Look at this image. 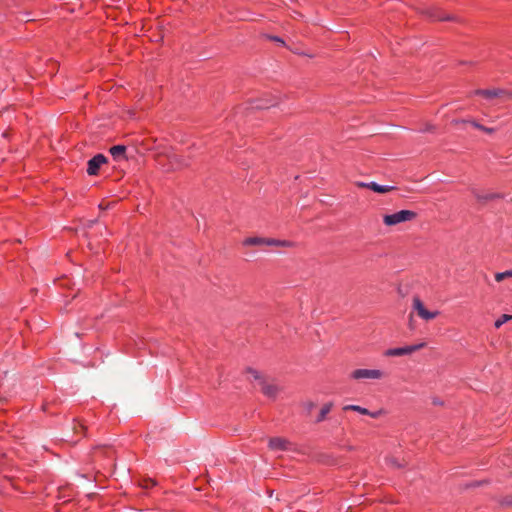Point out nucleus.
<instances>
[{
    "label": "nucleus",
    "instance_id": "obj_1",
    "mask_svg": "<svg viewBox=\"0 0 512 512\" xmlns=\"http://www.w3.org/2000/svg\"><path fill=\"white\" fill-rule=\"evenodd\" d=\"M417 218V213L412 210H400L393 214L383 216V223L386 226H395L400 223L410 222Z\"/></svg>",
    "mask_w": 512,
    "mask_h": 512
},
{
    "label": "nucleus",
    "instance_id": "obj_2",
    "mask_svg": "<svg viewBox=\"0 0 512 512\" xmlns=\"http://www.w3.org/2000/svg\"><path fill=\"white\" fill-rule=\"evenodd\" d=\"M412 311L424 321H431L437 318L440 314V311L438 310H428L418 296H414L412 299Z\"/></svg>",
    "mask_w": 512,
    "mask_h": 512
},
{
    "label": "nucleus",
    "instance_id": "obj_3",
    "mask_svg": "<svg viewBox=\"0 0 512 512\" xmlns=\"http://www.w3.org/2000/svg\"><path fill=\"white\" fill-rule=\"evenodd\" d=\"M384 377L385 373L380 369L359 368L350 374V378L353 380H380Z\"/></svg>",
    "mask_w": 512,
    "mask_h": 512
},
{
    "label": "nucleus",
    "instance_id": "obj_4",
    "mask_svg": "<svg viewBox=\"0 0 512 512\" xmlns=\"http://www.w3.org/2000/svg\"><path fill=\"white\" fill-rule=\"evenodd\" d=\"M473 95L482 96L487 100H492L494 98H505V99H511L512 98V90H504V89H477L473 91Z\"/></svg>",
    "mask_w": 512,
    "mask_h": 512
},
{
    "label": "nucleus",
    "instance_id": "obj_5",
    "mask_svg": "<svg viewBox=\"0 0 512 512\" xmlns=\"http://www.w3.org/2000/svg\"><path fill=\"white\" fill-rule=\"evenodd\" d=\"M425 343H419L414 345H407L404 347L390 348L385 351V355L388 357H399L404 355H410L425 347Z\"/></svg>",
    "mask_w": 512,
    "mask_h": 512
},
{
    "label": "nucleus",
    "instance_id": "obj_6",
    "mask_svg": "<svg viewBox=\"0 0 512 512\" xmlns=\"http://www.w3.org/2000/svg\"><path fill=\"white\" fill-rule=\"evenodd\" d=\"M107 162V158L103 154H97L87 163V173L90 176L97 175L100 167Z\"/></svg>",
    "mask_w": 512,
    "mask_h": 512
},
{
    "label": "nucleus",
    "instance_id": "obj_7",
    "mask_svg": "<svg viewBox=\"0 0 512 512\" xmlns=\"http://www.w3.org/2000/svg\"><path fill=\"white\" fill-rule=\"evenodd\" d=\"M268 446L272 451H287L292 447L291 442L282 437H273L269 439Z\"/></svg>",
    "mask_w": 512,
    "mask_h": 512
},
{
    "label": "nucleus",
    "instance_id": "obj_8",
    "mask_svg": "<svg viewBox=\"0 0 512 512\" xmlns=\"http://www.w3.org/2000/svg\"><path fill=\"white\" fill-rule=\"evenodd\" d=\"M109 152L112 155V157L114 158V160H116V161L126 159V157H125L126 146H124V145L112 146L109 149Z\"/></svg>",
    "mask_w": 512,
    "mask_h": 512
},
{
    "label": "nucleus",
    "instance_id": "obj_9",
    "mask_svg": "<svg viewBox=\"0 0 512 512\" xmlns=\"http://www.w3.org/2000/svg\"><path fill=\"white\" fill-rule=\"evenodd\" d=\"M367 188L376 192V193H380V194H384V193H388L392 190H394V187L393 186H388V185H380L376 182H369L367 184Z\"/></svg>",
    "mask_w": 512,
    "mask_h": 512
},
{
    "label": "nucleus",
    "instance_id": "obj_10",
    "mask_svg": "<svg viewBox=\"0 0 512 512\" xmlns=\"http://www.w3.org/2000/svg\"><path fill=\"white\" fill-rule=\"evenodd\" d=\"M261 391L267 397L274 398L277 395L278 388L274 384L262 382Z\"/></svg>",
    "mask_w": 512,
    "mask_h": 512
},
{
    "label": "nucleus",
    "instance_id": "obj_11",
    "mask_svg": "<svg viewBox=\"0 0 512 512\" xmlns=\"http://www.w3.org/2000/svg\"><path fill=\"white\" fill-rule=\"evenodd\" d=\"M244 246H261L268 245V238L248 237L243 241Z\"/></svg>",
    "mask_w": 512,
    "mask_h": 512
},
{
    "label": "nucleus",
    "instance_id": "obj_12",
    "mask_svg": "<svg viewBox=\"0 0 512 512\" xmlns=\"http://www.w3.org/2000/svg\"><path fill=\"white\" fill-rule=\"evenodd\" d=\"M460 122L466 123V120H461ZM467 123H470L474 128L481 130L488 134H492L496 131L495 128L483 126L475 120H469V121H467Z\"/></svg>",
    "mask_w": 512,
    "mask_h": 512
},
{
    "label": "nucleus",
    "instance_id": "obj_13",
    "mask_svg": "<svg viewBox=\"0 0 512 512\" xmlns=\"http://www.w3.org/2000/svg\"><path fill=\"white\" fill-rule=\"evenodd\" d=\"M268 246L293 247L294 243L288 240L268 238Z\"/></svg>",
    "mask_w": 512,
    "mask_h": 512
},
{
    "label": "nucleus",
    "instance_id": "obj_14",
    "mask_svg": "<svg viewBox=\"0 0 512 512\" xmlns=\"http://www.w3.org/2000/svg\"><path fill=\"white\" fill-rule=\"evenodd\" d=\"M170 160H171L172 168L173 169H178V168H181L183 166H187L188 165V162L187 161H182L180 156L177 155V154H173L170 157Z\"/></svg>",
    "mask_w": 512,
    "mask_h": 512
},
{
    "label": "nucleus",
    "instance_id": "obj_15",
    "mask_svg": "<svg viewBox=\"0 0 512 512\" xmlns=\"http://www.w3.org/2000/svg\"><path fill=\"white\" fill-rule=\"evenodd\" d=\"M332 403H326L322 406L321 410H320V413L316 419L317 422H322L323 420H325L327 414L331 411L332 409Z\"/></svg>",
    "mask_w": 512,
    "mask_h": 512
},
{
    "label": "nucleus",
    "instance_id": "obj_16",
    "mask_svg": "<svg viewBox=\"0 0 512 512\" xmlns=\"http://www.w3.org/2000/svg\"><path fill=\"white\" fill-rule=\"evenodd\" d=\"M344 410H351V411H355V412H358L362 415H366V414H370V411L366 408H363L359 405H346L344 407Z\"/></svg>",
    "mask_w": 512,
    "mask_h": 512
},
{
    "label": "nucleus",
    "instance_id": "obj_17",
    "mask_svg": "<svg viewBox=\"0 0 512 512\" xmlns=\"http://www.w3.org/2000/svg\"><path fill=\"white\" fill-rule=\"evenodd\" d=\"M512 319V315L503 314L494 323L495 328H500L503 324Z\"/></svg>",
    "mask_w": 512,
    "mask_h": 512
},
{
    "label": "nucleus",
    "instance_id": "obj_18",
    "mask_svg": "<svg viewBox=\"0 0 512 512\" xmlns=\"http://www.w3.org/2000/svg\"><path fill=\"white\" fill-rule=\"evenodd\" d=\"M511 277H512V270H507V271H504V272H497L495 274V280L497 282H501L504 279L511 278Z\"/></svg>",
    "mask_w": 512,
    "mask_h": 512
},
{
    "label": "nucleus",
    "instance_id": "obj_19",
    "mask_svg": "<svg viewBox=\"0 0 512 512\" xmlns=\"http://www.w3.org/2000/svg\"><path fill=\"white\" fill-rule=\"evenodd\" d=\"M156 485V482L152 479L144 480L143 482V488L149 489Z\"/></svg>",
    "mask_w": 512,
    "mask_h": 512
},
{
    "label": "nucleus",
    "instance_id": "obj_20",
    "mask_svg": "<svg viewBox=\"0 0 512 512\" xmlns=\"http://www.w3.org/2000/svg\"><path fill=\"white\" fill-rule=\"evenodd\" d=\"M387 463H388L390 466H393V467H397V468L402 467V464H401V463H399L395 458H389V459H387Z\"/></svg>",
    "mask_w": 512,
    "mask_h": 512
},
{
    "label": "nucleus",
    "instance_id": "obj_21",
    "mask_svg": "<svg viewBox=\"0 0 512 512\" xmlns=\"http://www.w3.org/2000/svg\"><path fill=\"white\" fill-rule=\"evenodd\" d=\"M474 195L478 198V199H484V200H488V199H492L493 196L492 195H487L485 197H481L479 196L478 194H476L474 191H473Z\"/></svg>",
    "mask_w": 512,
    "mask_h": 512
},
{
    "label": "nucleus",
    "instance_id": "obj_22",
    "mask_svg": "<svg viewBox=\"0 0 512 512\" xmlns=\"http://www.w3.org/2000/svg\"><path fill=\"white\" fill-rule=\"evenodd\" d=\"M380 414H381L380 411H376V412H370V414H368V415L371 416L372 418H377Z\"/></svg>",
    "mask_w": 512,
    "mask_h": 512
},
{
    "label": "nucleus",
    "instance_id": "obj_23",
    "mask_svg": "<svg viewBox=\"0 0 512 512\" xmlns=\"http://www.w3.org/2000/svg\"><path fill=\"white\" fill-rule=\"evenodd\" d=\"M271 39H272L273 41H276V42H279V43H281V44H284V41H283L281 38H279V37L274 36V37H271Z\"/></svg>",
    "mask_w": 512,
    "mask_h": 512
},
{
    "label": "nucleus",
    "instance_id": "obj_24",
    "mask_svg": "<svg viewBox=\"0 0 512 512\" xmlns=\"http://www.w3.org/2000/svg\"><path fill=\"white\" fill-rule=\"evenodd\" d=\"M367 184H368V183H365V182H358V183H357V186H358V187H362V188H367Z\"/></svg>",
    "mask_w": 512,
    "mask_h": 512
},
{
    "label": "nucleus",
    "instance_id": "obj_25",
    "mask_svg": "<svg viewBox=\"0 0 512 512\" xmlns=\"http://www.w3.org/2000/svg\"><path fill=\"white\" fill-rule=\"evenodd\" d=\"M256 107L263 109V108H268L269 105L268 104H256Z\"/></svg>",
    "mask_w": 512,
    "mask_h": 512
},
{
    "label": "nucleus",
    "instance_id": "obj_26",
    "mask_svg": "<svg viewBox=\"0 0 512 512\" xmlns=\"http://www.w3.org/2000/svg\"><path fill=\"white\" fill-rule=\"evenodd\" d=\"M252 373H253V376H254V378H255V379H258V378H259L258 372L253 371Z\"/></svg>",
    "mask_w": 512,
    "mask_h": 512
}]
</instances>
